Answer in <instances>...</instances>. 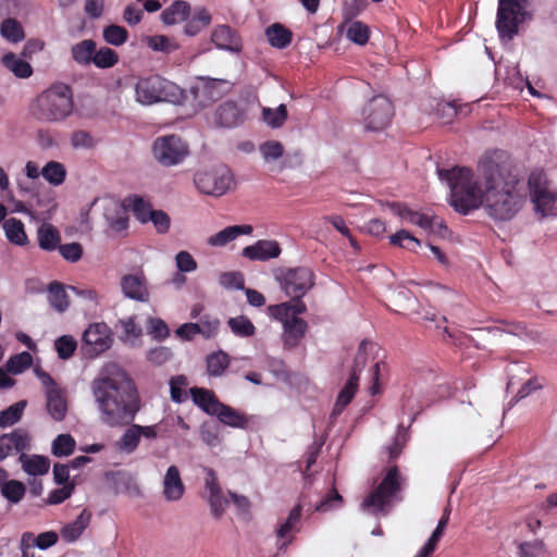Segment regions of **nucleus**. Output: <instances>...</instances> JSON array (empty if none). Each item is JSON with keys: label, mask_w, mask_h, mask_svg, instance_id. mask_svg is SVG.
Returning a JSON list of instances; mask_svg holds the SVG:
<instances>
[{"label": "nucleus", "mask_w": 557, "mask_h": 557, "mask_svg": "<svg viewBox=\"0 0 557 557\" xmlns=\"http://www.w3.org/2000/svg\"><path fill=\"white\" fill-rule=\"evenodd\" d=\"M388 208L392 212L400 219L408 221L411 224L418 225L424 231H432L434 219L428 214L413 211L403 202H388Z\"/></svg>", "instance_id": "obj_18"}, {"label": "nucleus", "mask_w": 557, "mask_h": 557, "mask_svg": "<svg viewBox=\"0 0 557 557\" xmlns=\"http://www.w3.org/2000/svg\"><path fill=\"white\" fill-rule=\"evenodd\" d=\"M441 181L447 182L450 188V205L461 213L484 207V189L473 178V172L468 168L438 169Z\"/></svg>", "instance_id": "obj_3"}, {"label": "nucleus", "mask_w": 557, "mask_h": 557, "mask_svg": "<svg viewBox=\"0 0 557 557\" xmlns=\"http://www.w3.org/2000/svg\"><path fill=\"white\" fill-rule=\"evenodd\" d=\"M104 218L109 227L114 232H123L128 227L126 209L119 205L106 208Z\"/></svg>", "instance_id": "obj_31"}, {"label": "nucleus", "mask_w": 557, "mask_h": 557, "mask_svg": "<svg viewBox=\"0 0 557 557\" xmlns=\"http://www.w3.org/2000/svg\"><path fill=\"white\" fill-rule=\"evenodd\" d=\"M212 122L218 127L232 128L244 122V114L235 101L227 100L214 110Z\"/></svg>", "instance_id": "obj_15"}, {"label": "nucleus", "mask_w": 557, "mask_h": 557, "mask_svg": "<svg viewBox=\"0 0 557 557\" xmlns=\"http://www.w3.org/2000/svg\"><path fill=\"white\" fill-rule=\"evenodd\" d=\"M389 243L393 246L406 248L410 251H416V248L421 245V242L406 230H400L393 234L389 237Z\"/></svg>", "instance_id": "obj_51"}, {"label": "nucleus", "mask_w": 557, "mask_h": 557, "mask_svg": "<svg viewBox=\"0 0 557 557\" xmlns=\"http://www.w3.org/2000/svg\"><path fill=\"white\" fill-rule=\"evenodd\" d=\"M103 39L112 46H121L128 39V32L120 25H109L103 29Z\"/></svg>", "instance_id": "obj_53"}, {"label": "nucleus", "mask_w": 557, "mask_h": 557, "mask_svg": "<svg viewBox=\"0 0 557 557\" xmlns=\"http://www.w3.org/2000/svg\"><path fill=\"white\" fill-rule=\"evenodd\" d=\"M214 416L221 423L231 428L247 429L249 424V418L244 412L223 403L220 405Z\"/></svg>", "instance_id": "obj_25"}, {"label": "nucleus", "mask_w": 557, "mask_h": 557, "mask_svg": "<svg viewBox=\"0 0 557 557\" xmlns=\"http://www.w3.org/2000/svg\"><path fill=\"white\" fill-rule=\"evenodd\" d=\"M252 233V226L249 224L232 225L223 228L207 239V244L212 247H223L233 242L240 235H249Z\"/></svg>", "instance_id": "obj_23"}, {"label": "nucleus", "mask_w": 557, "mask_h": 557, "mask_svg": "<svg viewBox=\"0 0 557 557\" xmlns=\"http://www.w3.org/2000/svg\"><path fill=\"white\" fill-rule=\"evenodd\" d=\"M190 396L196 406L210 416H214L218 412V408L222 404L215 394L203 387H191Z\"/></svg>", "instance_id": "obj_24"}, {"label": "nucleus", "mask_w": 557, "mask_h": 557, "mask_svg": "<svg viewBox=\"0 0 557 557\" xmlns=\"http://www.w3.org/2000/svg\"><path fill=\"white\" fill-rule=\"evenodd\" d=\"M1 62L4 67L10 70L16 77L28 78L33 74L30 64L24 58H17L15 53H5Z\"/></svg>", "instance_id": "obj_33"}, {"label": "nucleus", "mask_w": 557, "mask_h": 557, "mask_svg": "<svg viewBox=\"0 0 557 557\" xmlns=\"http://www.w3.org/2000/svg\"><path fill=\"white\" fill-rule=\"evenodd\" d=\"M187 385V379L184 375H176L170 380L171 399L175 403H183L186 399L184 387Z\"/></svg>", "instance_id": "obj_62"}, {"label": "nucleus", "mask_w": 557, "mask_h": 557, "mask_svg": "<svg viewBox=\"0 0 557 557\" xmlns=\"http://www.w3.org/2000/svg\"><path fill=\"white\" fill-rule=\"evenodd\" d=\"M188 153L186 144L176 135L159 137L153 144V156L163 165L181 163Z\"/></svg>", "instance_id": "obj_12"}, {"label": "nucleus", "mask_w": 557, "mask_h": 557, "mask_svg": "<svg viewBox=\"0 0 557 557\" xmlns=\"http://www.w3.org/2000/svg\"><path fill=\"white\" fill-rule=\"evenodd\" d=\"M523 11L518 0H499L496 28L499 37L511 40L518 34L519 24L523 21Z\"/></svg>", "instance_id": "obj_10"}, {"label": "nucleus", "mask_w": 557, "mask_h": 557, "mask_svg": "<svg viewBox=\"0 0 557 557\" xmlns=\"http://www.w3.org/2000/svg\"><path fill=\"white\" fill-rule=\"evenodd\" d=\"M83 342L96 355L104 352L112 345L111 330L103 323H92L83 334Z\"/></svg>", "instance_id": "obj_13"}, {"label": "nucleus", "mask_w": 557, "mask_h": 557, "mask_svg": "<svg viewBox=\"0 0 557 557\" xmlns=\"http://www.w3.org/2000/svg\"><path fill=\"white\" fill-rule=\"evenodd\" d=\"M101 421L110 428L129 425L116 442L117 450L133 454L140 442L138 424H132L141 408L137 387L126 371L109 366L91 383Z\"/></svg>", "instance_id": "obj_1"}, {"label": "nucleus", "mask_w": 557, "mask_h": 557, "mask_svg": "<svg viewBox=\"0 0 557 557\" xmlns=\"http://www.w3.org/2000/svg\"><path fill=\"white\" fill-rule=\"evenodd\" d=\"M528 186L535 211L543 216L547 215L557 200V195L549 189L544 171H532L528 180Z\"/></svg>", "instance_id": "obj_9"}, {"label": "nucleus", "mask_w": 557, "mask_h": 557, "mask_svg": "<svg viewBox=\"0 0 557 557\" xmlns=\"http://www.w3.org/2000/svg\"><path fill=\"white\" fill-rule=\"evenodd\" d=\"M190 13V5L186 1L177 0L166 8L162 14V22L166 25H173L185 21Z\"/></svg>", "instance_id": "obj_32"}, {"label": "nucleus", "mask_w": 557, "mask_h": 557, "mask_svg": "<svg viewBox=\"0 0 557 557\" xmlns=\"http://www.w3.org/2000/svg\"><path fill=\"white\" fill-rule=\"evenodd\" d=\"M449 516H450V508L446 507L443 511V515H442L435 530L433 531L430 539L425 543V550L436 549V546H437L441 537L443 536L444 531L449 522Z\"/></svg>", "instance_id": "obj_56"}, {"label": "nucleus", "mask_w": 557, "mask_h": 557, "mask_svg": "<svg viewBox=\"0 0 557 557\" xmlns=\"http://www.w3.org/2000/svg\"><path fill=\"white\" fill-rule=\"evenodd\" d=\"M369 36V27L360 21L352 22L347 29V38L360 46L368 42Z\"/></svg>", "instance_id": "obj_54"}, {"label": "nucleus", "mask_w": 557, "mask_h": 557, "mask_svg": "<svg viewBox=\"0 0 557 557\" xmlns=\"http://www.w3.org/2000/svg\"><path fill=\"white\" fill-rule=\"evenodd\" d=\"M95 49L96 42L92 39H84L72 47V58L81 65H88L92 61Z\"/></svg>", "instance_id": "obj_35"}, {"label": "nucleus", "mask_w": 557, "mask_h": 557, "mask_svg": "<svg viewBox=\"0 0 557 557\" xmlns=\"http://www.w3.org/2000/svg\"><path fill=\"white\" fill-rule=\"evenodd\" d=\"M185 492L184 483L181 479L178 468L171 466L168 468L163 480V495L169 502H176L182 498Z\"/></svg>", "instance_id": "obj_21"}, {"label": "nucleus", "mask_w": 557, "mask_h": 557, "mask_svg": "<svg viewBox=\"0 0 557 557\" xmlns=\"http://www.w3.org/2000/svg\"><path fill=\"white\" fill-rule=\"evenodd\" d=\"M288 113L285 104H280L276 109L263 108V121L272 128L281 127L287 120Z\"/></svg>", "instance_id": "obj_44"}, {"label": "nucleus", "mask_w": 557, "mask_h": 557, "mask_svg": "<svg viewBox=\"0 0 557 557\" xmlns=\"http://www.w3.org/2000/svg\"><path fill=\"white\" fill-rule=\"evenodd\" d=\"M25 406L26 401L21 400L0 411V426L7 428L18 422L22 418Z\"/></svg>", "instance_id": "obj_45"}, {"label": "nucleus", "mask_w": 557, "mask_h": 557, "mask_svg": "<svg viewBox=\"0 0 557 557\" xmlns=\"http://www.w3.org/2000/svg\"><path fill=\"white\" fill-rule=\"evenodd\" d=\"M47 410L55 421H62L65 418L67 406L61 391H49L47 394Z\"/></svg>", "instance_id": "obj_34"}, {"label": "nucleus", "mask_w": 557, "mask_h": 557, "mask_svg": "<svg viewBox=\"0 0 557 557\" xmlns=\"http://www.w3.org/2000/svg\"><path fill=\"white\" fill-rule=\"evenodd\" d=\"M62 258L69 262L75 263L83 257V246L79 243H69L58 247Z\"/></svg>", "instance_id": "obj_61"}, {"label": "nucleus", "mask_w": 557, "mask_h": 557, "mask_svg": "<svg viewBox=\"0 0 557 557\" xmlns=\"http://www.w3.org/2000/svg\"><path fill=\"white\" fill-rule=\"evenodd\" d=\"M127 207L133 211L135 218L140 223H148L150 213L153 212L151 203L145 200L143 197L134 195L126 198Z\"/></svg>", "instance_id": "obj_38"}, {"label": "nucleus", "mask_w": 557, "mask_h": 557, "mask_svg": "<svg viewBox=\"0 0 557 557\" xmlns=\"http://www.w3.org/2000/svg\"><path fill=\"white\" fill-rule=\"evenodd\" d=\"M259 149L265 161L277 160L284 153V147L277 140H268L260 145Z\"/></svg>", "instance_id": "obj_60"}, {"label": "nucleus", "mask_w": 557, "mask_h": 557, "mask_svg": "<svg viewBox=\"0 0 557 557\" xmlns=\"http://www.w3.org/2000/svg\"><path fill=\"white\" fill-rule=\"evenodd\" d=\"M227 323L232 332L240 337H250L256 332L253 323L245 315L231 318Z\"/></svg>", "instance_id": "obj_46"}, {"label": "nucleus", "mask_w": 557, "mask_h": 557, "mask_svg": "<svg viewBox=\"0 0 557 557\" xmlns=\"http://www.w3.org/2000/svg\"><path fill=\"white\" fill-rule=\"evenodd\" d=\"M23 461V469L30 475H42L48 473L50 468V460L47 457L34 455L29 458L25 455L21 456Z\"/></svg>", "instance_id": "obj_40"}, {"label": "nucleus", "mask_w": 557, "mask_h": 557, "mask_svg": "<svg viewBox=\"0 0 557 557\" xmlns=\"http://www.w3.org/2000/svg\"><path fill=\"white\" fill-rule=\"evenodd\" d=\"M2 227L5 233L7 239L16 246L24 247L29 240L25 232L24 223L16 218H9L4 220Z\"/></svg>", "instance_id": "obj_28"}, {"label": "nucleus", "mask_w": 557, "mask_h": 557, "mask_svg": "<svg viewBox=\"0 0 557 557\" xmlns=\"http://www.w3.org/2000/svg\"><path fill=\"white\" fill-rule=\"evenodd\" d=\"M148 218L149 222L153 223V226L156 227L159 234H165L169 232L171 226V219L165 211L153 210V212L150 213V216Z\"/></svg>", "instance_id": "obj_64"}, {"label": "nucleus", "mask_w": 557, "mask_h": 557, "mask_svg": "<svg viewBox=\"0 0 557 557\" xmlns=\"http://www.w3.org/2000/svg\"><path fill=\"white\" fill-rule=\"evenodd\" d=\"M29 437L23 430H14L0 436V461L13 451L20 453L28 448Z\"/></svg>", "instance_id": "obj_20"}, {"label": "nucleus", "mask_w": 557, "mask_h": 557, "mask_svg": "<svg viewBox=\"0 0 557 557\" xmlns=\"http://www.w3.org/2000/svg\"><path fill=\"white\" fill-rule=\"evenodd\" d=\"M91 519V512L88 509H84L79 516L73 521L64 525L61 530V536L64 541L72 543L76 541L88 527Z\"/></svg>", "instance_id": "obj_29"}, {"label": "nucleus", "mask_w": 557, "mask_h": 557, "mask_svg": "<svg viewBox=\"0 0 557 557\" xmlns=\"http://www.w3.org/2000/svg\"><path fill=\"white\" fill-rule=\"evenodd\" d=\"M33 362V357L29 352L23 351L11 356L5 363L7 371L12 374L22 373L24 370L29 368Z\"/></svg>", "instance_id": "obj_49"}, {"label": "nucleus", "mask_w": 557, "mask_h": 557, "mask_svg": "<svg viewBox=\"0 0 557 557\" xmlns=\"http://www.w3.org/2000/svg\"><path fill=\"white\" fill-rule=\"evenodd\" d=\"M359 385V375L349 374V377L339 392L336 403L333 407L332 416H338L343 412V410L350 404L352 398L356 395Z\"/></svg>", "instance_id": "obj_27"}, {"label": "nucleus", "mask_w": 557, "mask_h": 557, "mask_svg": "<svg viewBox=\"0 0 557 557\" xmlns=\"http://www.w3.org/2000/svg\"><path fill=\"white\" fill-rule=\"evenodd\" d=\"M115 327L121 330V338L123 341L138 338L143 333L140 326L136 324L134 317L119 320Z\"/></svg>", "instance_id": "obj_55"}, {"label": "nucleus", "mask_w": 557, "mask_h": 557, "mask_svg": "<svg viewBox=\"0 0 557 557\" xmlns=\"http://www.w3.org/2000/svg\"><path fill=\"white\" fill-rule=\"evenodd\" d=\"M41 175L49 184L59 186L63 184L66 178V169L61 162L49 161L41 169Z\"/></svg>", "instance_id": "obj_41"}, {"label": "nucleus", "mask_w": 557, "mask_h": 557, "mask_svg": "<svg viewBox=\"0 0 557 557\" xmlns=\"http://www.w3.org/2000/svg\"><path fill=\"white\" fill-rule=\"evenodd\" d=\"M375 347V344L370 341H362L359 345L358 351L356 354L354 364L350 371V374L360 375L363 370L367 361V352L368 350H372Z\"/></svg>", "instance_id": "obj_58"}, {"label": "nucleus", "mask_w": 557, "mask_h": 557, "mask_svg": "<svg viewBox=\"0 0 557 557\" xmlns=\"http://www.w3.org/2000/svg\"><path fill=\"white\" fill-rule=\"evenodd\" d=\"M91 62L99 69H109L119 62V54L111 48L102 47L98 51L95 49Z\"/></svg>", "instance_id": "obj_47"}, {"label": "nucleus", "mask_w": 557, "mask_h": 557, "mask_svg": "<svg viewBox=\"0 0 557 557\" xmlns=\"http://www.w3.org/2000/svg\"><path fill=\"white\" fill-rule=\"evenodd\" d=\"M207 372L211 376H221L230 366V357L219 350L207 356Z\"/></svg>", "instance_id": "obj_39"}, {"label": "nucleus", "mask_w": 557, "mask_h": 557, "mask_svg": "<svg viewBox=\"0 0 557 557\" xmlns=\"http://www.w3.org/2000/svg\"><path fill=\"white\" fill-rule=\"evenodd\" d=\"M211 23V14L207 9H198L194 16L187 21L184 33L187 36H196Z\"/></svg>", "instance_id": "obj_37"}, {"label": "nucleus", "mask_w": 557, "mask_h": 557, "mask_svg": "<svg viewBox=\"0 0 557 557\" xmlns=\"http://www.w3.org/2000/svg\"><path fill=\"white\" fill-rule=\"evenodd\" d=\"M484 184V211L494 221H509L527 200L524 182L505 162L485 157L479 163Z\"/></svg>", "instance_id": "obj_2"}, {"label": "nucleus", "mask_w": 557, "mask_h": 557, "mask_svg": "<svg viewBox=\"0 0 557 557\" xmlns=\"http://www.w3.org/2000/svg\"><path fill=\"white\" fill-rule=\"evenodd\" d=\"M37 240L41 250L53 251L58 249L61 244V234L54 225L42 223L37 228Z\"/></svg>", "instance_id": "obj_26"}, {"label": "nucleus", "mask_w": 557, "mask_h": 557, "mask_svg": "<svg viewBox=\"0 0 557 557\" xmlns=\"http://www.w3.org/2000/svg\"><path fill=\"white\" fill-rule=\"evenodd\" d=\"M74 449L75 441L70 434H60L52 443V454L57 457L70 456Z\"/></svg>", "instance_id": "obj_50"}, {"label": "nucleus", "mask_w": 557, "mask_h": 557, "mask_svg": "<svg viewBox=\"0 0 557 557\" xmlns=\"http://www.w3.org/2000/svg\"><path fill=\"white\" fill-rule=\"evenodd\" d=\"M265 36L269 44L277 49L288 47L293 40V33L280 23H274L267 27Z\"/></svg>", "instance_id": "obj_30"}, {"label": "nucleus", "mask_w": 557, "mask_h": 557, "mask_svg": "<svg viewBox=\"0 0 557 557\" xmlns=\"http://www.w3.org/2000/svg\"><path fill=\"white\" fill-rule=\"evenodd\" d=\"M400 490L401 476L398 467L393 466L387 470L377 487L363 499L361 506L364 510H370L373 513L381 512Z\"/></svg>", "instance_id": "obj_5"}, {"label": "nucleus", "mask_w": 557, "mask_h": 557, "mask_svg": "<svg viewBox=\"0 0 557 557\" xmlns=\"http://www.w3.org/2000/svg\"><path fill=\"white\" fill-rule=\"evenodd\" d=\"M54 346L58 357L65 360L74 355L77 343L71 335H62L55 341Z\"/></svg>", "instance_id": "obj_57"}, {"label": "nucleus", "mask_w": 557, "mask_h": 557, "mask_svg": "<svg viewBox=\"0 0 557 557\" xmlns=\"http://www.w3.org/2000/svg\"><path fill=\"white\" fill-rule=\"evenodd\" d=\"M277 280L288 297H304L314 285V273L307 267H297L287 269Z\"/></svg>", "instance_id": "obj_11"}, {"label": "nucleus", "mask_w": 557, "mask_h": 557, "mask_svg": "<svg viewBox=\"0 0 557 557\" xmlns=\"http://www.w3.org/2000/svg\"><path fill=\"white\" fill-rule=\"evenodd\" d=\"M211 41L218 49L240 52L243 48L239 34L228 25H218L211 34Z\"/></svg>", "instance_id": "obj_16"}, {"label": "nucleus", "mask_w": 557, "mask_h": 557, "mask_svg": "<svg viewBox=\"0 0 557 557\" xmlns=\"http://www.w3.org/2000/svg\"><path fill=\"white\" fill-rule=\"evenodd\" d=\"M121 288L125 297L137 300L147 301L149 293L146 280L143 274H126L121 278Z\"/></svg>", "instance_id": "obj_19"}, {"label": "nucleus", "mask_w": 557, "mask_h": 557, "mask_svg": "<svg viewBox=\"0 0 557 557\" xmlns=\"http://www.w3.org/2000/svg\"><path fill=\"white\" fill-rule=\"evenodd\" d=\"M175 86L159 75H150L138 79L135 91L138 102L149 106L168 101Z\"/></svg>", "instance_id": "obj_8"}, {"label": "nucleus", "mask_w": 557, "mask_h": 557, "mask_svg": "<svg viewBox=\"0 0 557 557\" xmlns=\"http://www.w3.org/2000/svg\"><path fill=\"white\" fill-rule=\"evenodd\" d=\"M48 300L51 307L59 312L65 311L70 305L64 286L57 281L51 282L48 286Z\"/></svg>", "instance_id": "obj_36"}, {"label": "nucleus", "mask_w": 557, "mask_h": 557, "mask_svg": "<svg viewBox=\"0 0 557 557\" xmlns=\"http://www.w3.org/2000/svg\"><path fill=\"white\" fill-rule=\"evenodd\" d=\"M393 116V103L382 95L371 98L362 109V122L367 131H383L391 124Z\"/></svg>", "instance_id": "obj_7"}, {"label": "nucleus", "mask_w": 557, "mask_h": 557, "mask_svg": "<svg viewBox=\"0 0 557 557\" xmlns=\"http://www.w3.org/2000/svg\"><path fill=\"white\" fill-rule=\"evenodd\" d=\"M219 281L225 288L245 289L244 275L240 272H223Z\"/></svg>", "instance_id": "obj_63"}, {"label": "nucleus", "mask_w": 557, "mask_h": 557, "mask_svg": "<svg viewBox=\"0 0 557 557\" xmlns=\"http://www.w3.org/2000/svg\"><path fill=\"white\" fill-rule=\"evenodd\" d=\"M73 90L64 83H55L34 100L30 112L40 122L60 123L72 115Z\"/></svg>", "instance_id": "obj_4"}, {"label": "nucleus", "mask_w": 557, "mask_h": 557, "mask_svg": "<svg viewBox=\"0 0 557 557\" xmlns=\"http://www.w3.org/2000/svg\"><path fill=\"white\" fill-rule=\"evenodd\" d=\"M194 182L200 193L220 197L234 185V175L226 165H218L210 170L197 172Z\"/></svg>", "instance_id": "obj_6"}, {"label": "nucleus", "mask_w": 557, "mask_h": 557, "mask_svg": "<svg viewBox=\"0 0 557 557\" xmlns=\"http://www.w3.org/2000/svg\"><path fill=\"white\" fill-rule=\"evenodd\" d=\"M281 247L276 240L260 239L253 245L243 249L242 256L249 260L267 261L281 255Z\"/></svg>", "instance_id": "obj_17"}, {"label": "nucleus", "mask_w": 557, "mask_h": 557, "mask_svg": "<svg viewBox=\"0 0 557 557\" xmlns=\"http://www.w3.org/2000/svg\"><path fill=\"white\" fill-rule=\"evenodd\" d=\"M148 333L156 341H164L170 335L168 324L160 318H149L147 321Z\"/></svg>", "instance_id": "obj_59"}, {"label": "nucleus", "mask_w": 557, "mask_h": 557, "mask_svg": "<svg viewBox=\"0 0 557 557\" xmlns=\"http://www.w3.org/2000/svg\"><path fill=\"white\" fill-rule=\"evenodd\" d=\"M1 36L10 42L16 44L25 38L21 23L15 18H5L0 25Z\"/></svg>", "instance_id": "obj_42"}, {"label": "nucleus", "mask_w": 557, "mask_h": 557, "mask_svg": "<svg viewBox=\"0 0 557 557\" xmlns=\"http://www.w3.org/2000/svg\"><path fill=\"white\" fill-rule=\"evenodd\" d=\"M302 507L295 506L290 511L285 522L276 529V535L280 539H287L293 531H299V523L301 519Z\"/></svg>", "instance_id": "obj_43"}, {"label": "nucleus", "mask_w": 557, "mask_h": 557, "mask_svg": "<svg viewBox=\"0 0 557 557\" xmlns=\"http://www.w3.org/2000/svg\"><path fill=\"white\" fill-rule=\"evenodd\" d=\"M25 492V485L17 480L7 481L1 487L2 496L13 504L18 503L24 497Z\"/></svg>", "instance_id": "obj_48"}, {"label": "nucleus", "mask_w": 557, "mask_h": 557, "mask_svg": "<svg viewBox=\"0 0 557 557\" xmlns=\"http://www.w3.org/2000/svg\"><path fill=\"white\" fill-rule=\"evenodd\" d=\"M146 44L151 50L164 53H171L178 49V45L164 35L148 36Z\"/></svg>", "instance_id": "obj_52"}, {"label": "nucleus", "mask_w": 557, "mask_h": 557, "mask_svg": "<svg viewBox=\"0 0 557 557\" xmlns=\"http://www.w3.org/2000/svg\"><path fill=\"white\" fill-rule=\"evenodd\" d=\"M283 325L282 341L285 349L297 347L308 331V323L299 317L276 319Z\"/></svg>", "instance_id": "obj_14"}, {"label": "nucleus", "mask_w": 557, "mask_h": 557, "mask_svg": "<svg viewBox=\"0 0 557 557\" xmlns=\"http://www.w3.org/2000/svg\"><path fill=\"white\" fill-rule=\"evenodd\" d=\"M302 297H290L289 301L268 307V312L273 319L298 317L307 311Z\"/></svg>", "instance_id": "obj_22"}]
</instances>
